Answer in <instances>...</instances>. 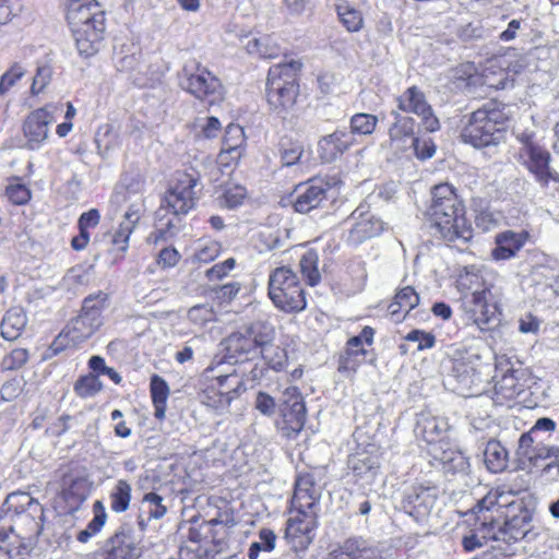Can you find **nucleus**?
<instances>
[{
  "label": "nucleus",
  "mask_w": 559,
  "mask_h": 559,
  "mask_svg": "<svg viewBox=\"0 0 559 559\" xmlns=\"http://www.w3.org/2000/svg\"><path fill=\"white\" fill-rule=\"evenodd\" d=\"M427 215L435 237L456 247L473 239L474 230L466 218L464 202L452 185L440 183L431 189Z\"/></svg>",
  "instance_id": "nucleus-1"
},
{
  "label": "nucleus",
  "mask_w": 559,
  "mask_h": 559,
  "mask_svg": "<svg viewBox=\"0 0 559 559\" xmlns=\"http://www.w3.org/2000/svg\"><path fill=\"white\" fill-rule=\"evenodd\" d=\"M202 188L197 170L178 174L175 185L166 191L155 213L157 224L152 234L155 243L167 241L178 234L181 218L195 207Z\"/></svg>",
  "instance_id": "nucleus-2"
},
{
  "label": "nucleus",
  "mask_w": 559,
  "mask_h": 559,
  "mask_svg": "<svg viewBox=\"0 0 559 559\" xmlns=\"http://www.w3.org/2000/svg\"><path fill=\"white\" fill-rule=\"evenodd\" d=\"M67 21L80 56L96 55L105 39L106 12L97 0H68Z\"/></svg>",
  "instance_id": "nucleus-3"
},
{
  "label": "nucleus",
  "mask_w": 559,
  "mask_h": 559,
  "mask_svg": "<svg viewBox=\"0 0 559 559\" xmlns=\"http://www.w3.org/2000/svg\"><path fill=\"white\" fill-rule=\"evenodd\" d=\"M464 118L466 123L461 130L464 143L480 150L504 142L509 121L504 104L491 99Z\"/></svg>",
  "instance_id": "nucleus-4"
},
{
  "label": "nucleus",
  "mask_w": 559,
  "mask_h": 559,
  "mask_svg": "<svg viewBox=\"0 0 559 559\" xmlns=\"http://www.w3.org/2000/svg\"><path fill=\"white\" fill-rule=\"evenodd\" d=\"M44 522V507L28 492L9 493L0 507V532L14 536L40 535Z\"/></svg>",
  "instance_id": "nucleus-5"
},
{
  "label": "nucleus",
  "mask_w": 559,
  "mask_h": 559,
  "mask_svg": "<svg viewBox=\"0 0 559 559\" xmlns=\"http://www.w3.org/2000/svg\"><path fill=\"white\" fill-rule=\"evenodd\" d=\"M301 63L296 60L280 62L269 69L266 80V100L270 109L285 118L294 108L299 94L297 80Z\"/></svg>",
  "instance_id": "nucleus-6"
},
{
  "label": "nucleus",
  "mask_w": 559,
  "mask_h": 559,
  "mask_svg": "<svg viewBox=\"0 0 559 559\" xmlns=\"http://www.w3.org/2000/svg\"><path fill=\"white\" fill-rule=\"evenodd\" d=\"M269 297L274 306L286 313L306 309L307 299L298 275L288 266L276 267L269 276Z\"/></svg>",
  "instance_id": "nucleus-7"
},
{
  "label": "nucleus",
  "mask_w": 559,
  "mask_h": 559,
  "mask_svg": "<svg viewBox=\"0 0 559 559\" xmlns=\"http://www.w3.org/2000/svg\"><path fill=\"white\" fill-rule=\"evenodd\" d=\"M518 468L559 478V447L546 445L542 440L532 439L531 435H521L515 451Z\"/></svg>",
  "instance_id": "nucleus-8"
},
{
  "label": "nucleus",
  "mask_w": 559,
  "mask_h": 559,
  "mask_svg": "<svg viewBox=\"0 0 559 559\" xmlns=\"http://www.w3.org/2000/svg\"><path fill=\"white\" fill-rule=\"evenodd\" d=\"M107 294L98 292L83 299L80 313L63 328L64 337L79 345L92 337L103 325V311Z\"/></svg>",
  "instance_id": "nucleus-9"
},
{
  "label": "nucleus",
  "mask_w": 559,
  "mask_h": 559,
  "mask_svg": "<svg viewBox=\"0 0 559 559\" xmlns=\"http://www.w3.org/2000/svg\"><path fill=\"white\" fill-rule=\"evenodd\" d=\"M478 347L461 346L453 350L450 359L448 382L451 389L463 396L474 395L473 388L480 381L477 367L481 360Z\"/></svg>",
  "instance_id": "nucleus-10"
},
{
  "label": "nucleus",
  "mask_w": 559,
  "mask_h": 559,
  "mask_svg": "<svg viewBox=\"0 0 559 559\" xmlns=\"http://www.w3.org/2000/svg\"><path fill=\"white\" fill-rule=\"evenodd\" d=\"M179 86L209 105L224 98V87L218 78L195 60L187 62L178 73Z\"/></svg>",
  "instance_id": "nucleus-11"
},
{
  "label": "nucleus",
  "mask_w": 559,
  "mask_h": 559,
  "mask_svg": "<svg viewBox=\"0 0 559 559\" xmlns=\"http://www.w3.org/2000/svg\"><path fill=\"white\" fill-rule=\"evenodd\" d=\"M277 429L287 438L296 437L305 427L307 408L297 386L286 388L278 399Z\"/></svg>",
  "instance_id": "nucleus-12"
},
{
  "label": "nucleus",
  "mask_w": 559,
  "mask_h": 559,
  "mask_svg": "<svg viewBox=\"0 0 559 559\" xmlns=\"http://www.w3.org/2000/svg\"><path fill=\"white\" fill-rule=\"evenodd\" d=\"M464 308L480 331L495 330L501 323V306L492 298L488 288L475 290L467 295L464 300Z\"/></svg>",
  "instance_id": "nucleus-13"
},
{
  "label": "nucleus",
  "mask_w": 559,
  "mask_h": 559,
  "mask_svg": "<svg viewBox=\"0 0 559 559\" xmlns=\"http://www.w3.org/2000/svg\"><path fill=\"white\" fill-rule=\"evenodd\" d=\"M464 308L480 331L495 330L501 323V306L492 298L488 288L475 290L467 295L464 300Z\"/></svg>",
  "instance_id": "nucleus-14"
},
{
  "label": "nucleus",
  "mask_w": 559,
  "mask_h": 559,
  "mask_svg": "<svg viewBox=\"0 0 559 559\" xmlns=\"http://www.w3.org/2000/svg\"><path fill=\"white\" fill-rule=\"evenodd\" d=\"M344 224L348 226L345 241L353 247L380 236L385 229V223L370 211L367 203H360Z\"/></svg>",
  "instance_id": "nucleus-15"
},
{
  "label": "nucleus",
  "mask_w": 559,
  "mask_h": 559,
  "mask_svg": "<svg viewBox=\"0 0 559 559\" xmlns=\"http://www.w3.org/2000/svg\"><path fill=\"white\" fill-rule=\"evenodd\" d=\"M318 514L310 513L289 516L286 521L284 539L289 547L292 557L302 559L314 538V530L318 527Z\"/></svg>",
  "instance_id": "nucleus-16"
},
{
  "label": "nucleus",
  "mask_w": 559,
  "mask_h": 559,
  "mask_svg": "<svg viewBox=\"0 0 559 559\" xmlns=\"http://www.w3.org/2000/svg\"><path fill=\"white\" fill-rule=\"evenodd\" d=\"M532 513L526 506L520 502H512L508 506L506 519L502 524L493 528L492 537L512 544L523 539L531 530Z\"/></svg>",
  "instance_id": "nucleus-17"
},
{
  "label": "nucleus",
  "mask_w": 559,
  "mask_h": 559,
  "mask_svg": "<svg viewBox=\"0 0 559 559\" xmlns=\"http://www.w3.org/2000/svg\"><path fill=\"white\" fill-rule=\"evenodd\" d=\"M396 104L399 111L405 115L414 114L418 116L421 127L427 132H436L440 129L439 119L418 86L413 85L406 88L396 97Z\"/></svg>",
  "instance_id": "nucleus-18"
},
{
  "label": "nucleus",
  "mask_w": 559,
  "mask_h": 559,
  "mask_svg": "<svg viewBox=\"0 0 559 559\" xmlns=\"http://www.w3.org/2000/svg\"><path fill=\"white\" fill-rule=\"evenodd\" d=\"M438 499L436 486L415 484L402 493L401 510L412 516L416 522L424 521L432 511Z\"/></svg>",
  "instance_id": "nucleus-19"
},
{
  "label": "nucleus",
  "mask_w": 559,
  "mask_h": 559,
  "mask_svg": "<svg viewBox=\"0 0 559 559\" xmlns=\"http://www.w3.org/2000/svg\"><path fill=\"white\" fill-rule=\"evenodd\" d=\"M321 498V489L316 484L314 476L310 473L299 474L294 485L292 508L295 515L317 513Z\"/></svg>",
  "instance_id": "nucleus-20"
},
{
  "label": "nucleus",
  "mask_w": 559,
  "mask_h": 559,
  "mask_svg": "<svg viewBox=\"0 0 559 559\" xmlns=\"http://www.w3.org/2000/svg\"><path fill=\"white\" fill-rule=\"evenodd\" d=\"M219 385L218 390L209 389L203 393V403L213 407L218 413L228 409L231 401L239 396L241 391H245L242 381L237 374H224L217 377Z\"/></svg>",
  "instance_id": "nucleus-21"
},
{
  "label": "nucleus",
  "mask_w": 559,
  "mask_h": 559,
  "mask_svg": "<svg viewBox=\"0 0 559 559\" xmlns=\"http://www.w3.org/2000/svg\"><path fill=\"white\" fill-rule=\"evenodd\" d=\"M329 191V183L323 182L320 179H311L297 187L293 206L296 212L301 214H307L313 210L321 209L328 202Z\"/></svg>",
  "instance_id": "nucleus-22"
},
{
  "label": "nucleus",
  "mask_w": 559,
  "mask_h": 559,
  "mask_svg": "<svg viewBox=\"0 0 559 559\" xmlns=\"http://www.w3.org/2000/svg\"><path fill=\"white\" fill-rule=\"evenodd\" d=\"M52 116L46 108L33 110L23 122V135L26 140L24 147L38 151L46 143L49 135V124Z\"/></svg>",
  "instance_id": "nucleus-23"
},
{
  "label": "nucleus",
  "mask_w": 559,
  "mask_h": 559,
  "mask_svg": "<svg viewBox=\"0 0 559 559\" xmlns=\"http://www.w3.org/2000/svg\"><path fill=\"white\" fill-rule=\"evenodd\" d=\"M520 158L542 187H547L550 181H559V174L550 167L551 154L544 146L530 148L521 153Z\"/></svg>",
  "instance_id": "nucleus-24"
},
{
  "label": "nucleus",
  "mask_w": 559,
  "mask_h": 559,
  "mask_svg": "<svg viewBox=\"0 0 559 559\" xmlns=\"http://www.w3.org/2000/svg\"><path fill=\"white\" fill-rule=\"evenodd\" d=\"M104 550L107 559H136L143 554V546L130 527L122 526L106 540Z\"/></svg>",
  "instance_id": "nucleus-25"
},
{
  "label": "nucleus",
  "mask_w": 559,
  "mask_h": 559,
  "mask_svg": "<svg viewBox=\"0 0 559 559\" xmlns=\"http://www.w3.org/2000/svg\"><path fill=\"white\" fill-rule=\"evenodd\" d=\"M222 345L225 350L224 359L229 365L247 362L260 353V349L240 328L229 334Z\"/></svg>",
  "instance_id": "nucleus-26"
},
{
  "label": "nucleus",
  "mask_w": 559,
  "mask_h": 559,
  "mask_svg": "<svg viewBox=\"0 0 559 559\" xmlns=\"http://www.w3.org/2000/svg\"><path fill=\"white\" fill-rule=\"evenodd\" d=\"M355 144L356 139L353 138V132H347L346 128H338L319 140L318 154L323 163H332Z\"/></svg>",
  "instance_id": "nucleus-27"
},
{
  "label": "nucleus",
  "mask_w": 559,
  "mask_h": 559,
  "mask_svg": "<svg viewBox=\"0 0 559 559\" xmlns=\"http://www.w3.org/2000/svg\"><path fill=\"white\" fill-rule=\"evenodd\" d=\"M449 428L445 418L421 412L417 415L414 432L417 438H421L428 444H436L443 441Z\"/></svg>",
  "instance_id": "nucleus-28"
},
{
  "label": "nucleus",
  "mask_w": 559,
  "mask_h": 559,
  "mask_svg": "<svg viewBox=\"0 0 559 559\" xmlns=\"http://www.w3.org/2000/svg\"><path fill=\"white\" fill-rule=\"evenodd\" d=\"M379 549L361 536L349 537L338 550L329 554L326 559H380Z\"/></svg>",
  "instance_id": "nucleus-29"
},
{
  "label": "nucleus",
  "mask_w": 559,
  "mask_h": 559,
  "mask_svg": "<svg viewBox=\"0 0 559 559\" xmlns=\"http://www.w3.org/2000/svg\"><path fill=\"white\" fill-rule=\"evenodd\" d=\"M433 457L437 460L445 475H462L469 473V459L456 448L443 449L442 445L435 449Z\"/></svg>",
  "instance_id": "nucleus-30"
},
{
  "label": "nucleus",
  "mask_w": 559,
  "mask_h": 559,
  "mask_svg": "<svg viewBox=\"0 0 559 559\" xmlns=\"http://www.w3.org/2000/svg\"><path fill=\"white\" fill-rule=\"evenodd\" d=\"M530 378L527 368L519 366L518 370H513V373L502 374L496 379L495 392L496 395L503 400H513L519 396L526 386V382Z\"/></svg>",
  "instance_id": "nucleus-31"
},
{
  "label": "nucleus",
  "mask_w": 559,
  "mask_h": 559,
  "mask_svg": "<svg viewBox=\"0 0 559 559\" xmlns=\"http://www.w3.org/2000/svg\"><path fill=\"white\" fill-rule=\"evenodd\" d=\"M527 240L526 231L506 230L496 235L491 257L496 261L514 258Z\"/></svg>",
  "instance_id": "nucleus-32"
},
{
  "label": "nucleus",
  "mask_w": 559,
  "mask_h": 559,
  "mask_svg": "<svg viewBox=\"0 0 559 559\" xmlns=\"http://www.w3.org/2000/svg\"><path fill=\"white\" fill-rule=\"evenodd\" d=\"M348 467L353 471L357 479L371 485L379 474L380 460L377 455L366 452L356 453L349 457Z\"/></svg>",
  "instance_id": "nucleus-33"
},
{
  "label": "nucleus",
  "mask_w": 559,
  "mask_h": 559,
  "mask_svg": "<svg viewBox=\"0 0 559 559\" xmlns=\"http://www.w3.org/2000/svg\"><path fill=\"white\" fill-rule=\"evenodd\" d=\"M39 535L14 536L15 540L9 542L10 534L0 532V550L7 552L10 558L28 556L35 548Z\"/></svg>",
  "instance_id": "nucleus-34"
},
{
  "label": "nucleus",
  "mask_w": 559,
  "mask_h": 559,
  "mask_svg": "<svg viewBox=\"0 0 559 559\" xmlns=\"http://www.w3.org/2000/svg\"><path fill=\"white\" fill-rule=\"evenodd\" d=\"M261 350L271 341H275V326L265 319H257L239 326Z\"/></svg>",
  "instance_id": "nucleus-35"
},
{
  "label": "nucleus",
  "mask_w": 559,
  "mask_h": 559,
  "mask_svg": "<svg viewBox=\"0 0 559 559\" xmlns=\"http://www.w3.org/2000/svg\"><path fill=\"white\" fill-rule=\"evenodd\" d=\"M484 463L491 473H501L507 469L509 452L506 447L496 439L487 441L484 451Z\"/></svg>",
  "instance_id": "nucleus-36"
},
{
  "label": "nucleus",
  "mask_w": 559,
  "mask_h": 559,
  "mask_svg": "<svg viewBox=\"0 0 559 559\" xmlns=\"http://www.w3.org/2000/svg\"><path fill=\"white\" fill-rule=\"evenodd\" d=\"M419 304V295L412 286H406L400 289L394 297V300L389 305L388 310L395 321H401L405 314L416 308Z\"/></svg>",
  "instance_id": "nucleus-37"
},
{
  "label": "nucleus",
  "mask_w": 559,
  "mask_h": 559,
  "mask_svg": "<svg viewBox=\"0 0 559 559\" xmlns=\"http://www.w3.org/2000/svg\"><path fill=\"white\" fill-rule=\"evenodd\" d=\"M391 116L394 119L389 128L391 142H405L407 139L412 141L416 136L415 128L417 123L415 119L399 110H392Z\"/></svg>",
  "instance_id": "nucleus-38"
},
{
  "label": "nucleus",
  "mask_w": 559,
  "mask_h": 559,
  "mask_svg": "<svg viewBox=\"0 0 559 559\" xmlns=\"http://www.w3.org/2000/svg\"><path fill=\"white\" fill-rule=\"evenodd\" d=\"M169 391V385L163 377L159 374H153L151 377L150 392L154 406V416L159 420L165 418Z\"/></svg>",
  "instance_id": "nucleus-39"
},
{
  "label": "nucleus",
  "mask_w": 559,
  "mask_h": 559,
  "mask_svg": "<svg viewBox=\"0 0 559 559\" xmlns=\"http://www.w3.org/2000/svg\"><path fill=\"white\" fill-rule=\"evenodd\" d=\"M144 189V179L139 173H124L115 188L116 202H124L131 195L141 194Z\"/></svg>",
  "instance_id": "nucleus-40"
},
{
  "label": "nucleus",
  "mask_w": 559,
  "mask_h": 559,
  "mask_svg": "<svg viewBox=\"0 0 559 559\" xmlns=\"http://www.w3.org/2000/svg\"><path fill=\"white\" fill-rule=\"evenodd\" d=\"M243 143V129L238 124L229 123L225 129L222 153L229 155L230 159L237 160L241 156Z\"/></svg>",
  "instance_id": "nucleus-41"
},
{
  "label": "nucleus",
  "mask_w": 559,
  "mask_h": 559,
  "mask_svg": "<svg viewBox=\"0 0 559 559\" xmlns=\"http://www.w3.org/2000/svg\"><path fill=\"white\" fill-rule=\"evenodd\" d=\"M26 325V316L19 309H10L1 321V336L7 341H15Z\"/></svg>",
  "instance_id": "nucleus-42"
},
{
  "label": "nucleus",
  "mask_w": 559,
  "mask_h": 559,
  "mask_svg": "<svg viewBox=\"0 0 559 559\" xmlns=\"http://www.w3.org/2000/svg\"><path fill=\"white\" fill-rule=\"evenodd\" d=\"M246 49L248 53L264 59L276 58L281 53V47L269 35L249 38L246 43Z\"/></svg>",
  "instance_id": "nucleus-43"
},
{
  "label": "nucleus",
  "mask_w": 559,
  "mask_h": 559,
  "mask_svg": "<svg viewBox=\"0 0 559 559\" xmlns=\"http://www.w3.org/2000/svg\"><path fill=\"white\" fill-rule=\"evenodd\" d=\"M259 355L262 361L275 372L283 371L288 362L287 350L274 344V341L269 342V344L260 350Z\"/></svg>",
  "instance_id": "nucleus-44"
},
{
  "label": "nucleus",
  "mask_w": 559,
  "mask_h": 559,
  "mask_svg": "<svg viewBox=\"0 0 559 559\" xmlns=\"http://www.w3.org/2000/svg\"><path fill=\"white\" fill-rule=\"evenodd\" d=\"M277 151L282 166L290 167L300 160L304 154V145L298 140L283 136L278 142Z\"/></svg>",
  "instance_id": "nucleus-45"
},
{
  "label": "nucleus",
  "mask_w": 559,
  "mask_h": 559,
  "mask_svg": "<svg viewBox=\"0 0 559 559\" xmlns=\"http://www.w3.org/2000/svg\"><path fill=\"white\" fill-rule=\"evenodd\" d=\"M319 254L314 249L307 250L300 258V272L311 287L317 286L321 281V274L318 267Z\"/></svg>",
  "instance_id": "nucleus-46"
},
{
  "label": "nucleus",
  "mask_w": 559,
  "mask_h": 559,
  "mask_svg": "<svg viewBox=\"0 0 559 559\" xmlns=\"http://www.w3.org/2000/svg\"><path fill=\"white\" fill-rule=\"evenodd\" d=\"M131 501V486L124 479H119L110 493V508L116 513L129 509Z\"/></svg>",
  "instance_id": "nucleus-47"
},
{
  "label": "nucleus",
  "mask_w": 559,
  "mask_h": 559,
  "mask_svg": "<svg viewBox=\"0 0 559 559\" xmlns=\"http://www.w3.org/2000/svg\"><path fill=\"white\" fill-rule=\"evenodd\" d=\"M378 117L371 114L358 112L355 114L349 121V130L355 135H370L376 130Z\"/></svg>",
  "instance_id": "nucleus-48"
},
{
  "label": "nucleus",
  "mask_w": 559,
  "mask_h": 559,
  "mask_svg": "<svg viewBox=\"0 0 559 559\" xmlns=\"http://www.w3.org/2000/svg\"><path fill=\"white\" fill-rule=\"evenodd\" d=\"M164 498L154 492H147L142 499V512L147 515V521L159 520L167 513V507L163 503Z\"/></svg>",
  "instance_id": "nucleus-49"
},
{
  "label": "nucleus",
  "mask_w": 559,
  "mask_h": 559,
  "mask_svg": "<svg viewBox=\"0 0 559 559\" xmlns=\"http://www.w3.org/2000/svg\"><path fill=\"white\" fill-rule=\"evenodd\" d=\"M276 535L270 528H262L259 532V540L252 542L248 549L249 559H258L261 551L271 552L275 548Z\"/></svg>",
  "instance_id": "nucleus-50"
},
{
  "label": "nucleus",
  "mask_w": 559,
  "mask_h": 559,
  "mask_svg": "<svg viewBox=\"0 0 559 559\" xmlns=\"http://www.w3.org/2000/svg\"><path fill=\"white\" fill-rule=\"evenodd\" d=\"M455 83L459 87L471 88L481 82V76L473 62L460 64L454 73Z\"/></svg>",
  "instance_id": "nucleus-51"
},
{
  "label": "nucleus",
  "mask_w": 559,
  "mask_h": 559,
  "mask_svg": "<svg viewBox=\"0 0 559 559\" xmlns=\"http://www.w3.org/2000/svg\"><path fill=\"white\" fill-rule=\"evenodd\" d=\"M74 392L82 399L92 397L103 390V383L91 371L88 374L81 376L74 383Z\"/></svg>",
  "instance_id": "nucleus-52"
},
{
  "label": "nucleus",
  "mask_w": 559,
  "mask_h": 559,
  "mask_svg": "<svg viewBox=\"0 0 559 559\" xmlns=\"http://www.w3.org/2000/svg\"><path fill=\"white\" fill-rule=\"evenodd\" d=\"M88 368L99 379L100 376L108 377L115 384H120L122 381V377L120 373L106 365L104 357L99 355H93L88 359Z\"/></svg>",
  "instance_id": "nucleus-53"
},
{
  "label": "nucleus",
  "mask_w": 559,
  "mask_h": 559,
  "mask_svg": "<svg viewBox=\"0 0 559 559\" xmlns=\"http://www.w3.org/2000/svg\"><path fill=\"white\" fill-rule=\"evenodd\" d=\"M253 407L262 416L272 418L278 412V401L269 393L259 391L254 396Z\"/></svg>",
  "instance_id": "nucleus-54"
},
{
  "label": "nucleus",
  "mask_w": 559,
  "mask_h": 559,
  "mask_svg": "<svg viewBox=\"0 0 559 559\" xmlns=\"http://www.w3.org/2000/svg\"><path fill=\"white\" fill-rule=\"evenodd\" d=\"M519 366H523V362L519 360L515 355L495 354L493 378H499V376L502 374L513 373V370H518Z\"/></svg>",
  "instance_id": "nucleus-55"
},
{
  "label": "nucleus",
  "mask_w": 559,
  "mask_h": 559,
  "mask_svg": "<svg viewBox=\"0 0 559 559\" xmlns=\"http://www.w3.org/2000/svg\"><path fill=\"white\" fill-rule=\"evenodd\" d=\"M415 156L420 160L431 158L436 153V144L430 138H420L416 135L411 141Z\"/></svg>",
  "instance_id": "nucleus-56"
},
{
  "label": "nucleus",
  "mask_w": 559,
  "mask_h": 559,
  "mask_svg": "<svg viewBox=\"0 0 559 559\" xmlns=\"http://www.w3.org/2000/svg\"><path fill=\"white\" fill-rule=\"evenodd\" d=\"M247 191L241 186L226 188L221 197V204L227 209H236L242 204Z\"/></svg>",
  "instance_id": "nucleus-57"
},
{
  "label": "nucleus",
  "mask_w": 559,
  "mask_h": 559,
  "mask_svg": "<svg viewBox=\"0 0 559 559\" xmlns=\"http://www.w3.org/2000/svg\"><path fill=\"white\" fill-rule=\"evenodd\" d=\"M405 341L417 343V350L432 348L436 345V336L431 332L414 329L405 335Z\"/></svg>",
  "instance_id": "nucleus-58"
},
{
  "label": "nucleus",
  "mask_w": 559,
  "mask_h": 559,
  "mask_svg": "<svg viewBox=\"0 0 559 559\" xmlns=\"http://www.w3.org/2000/svg\"><path fill=\"white\" fill-rule=\"evenodd\" d=\"M28 352L25 348H14L2 360V368L5 370H17L28 360Z\"/></svg>",
  "instance_id": "nucleus-59"
},
{
  "label": "nucleus",
  "mask_w": 559,
  "mask_h": 559,
  "mask_svg": "<svg viewBox=\"0 0 559 559\" xmlns=\"http://www.w3.org/2000/svg\"><path fill=\"white\" fill-rule=\"evenodd\" d=\"M25 71L22 66L15 63L8 71H5L0 79V95L5 94L12 86L20 81Z\"/></svg>",
  "instance_id": "nucleus-60"
},
{
  "label": "nucleus",
  "mask_w": 559,
  "mask_h": 559,
  "mask_svg": "<svg viewBox=\"0 0 559 559\" xmlns=\"http://www.w3.org/2000/svg\"><path fill=\"white\" fill-rule=\"evenodd\" d=\"M241 284L236 281L228 282L226 284L212 288V292L216 299L221 302H230L240 292Z\"/></svg>",
  "instance_id": "nucleus-61"
},
{
  "label": "nucleus",
  "mask_w": 559,
  "mask_h": 559,
  "mask_svg": "<svg viewBox=\"0 0 559 559\" xmlns=\"http://www.w3.org/2000/svg\"><path fill=\"white\" fill-rule=\"evenodd\" d=\"M374 334V329L366 325L362 328L359 334L348 338L346 346L356 349H366L365 345L371 346L373 344Z\"/></svg>",
  "instance_id": "nucleus-62"
},
{
  "label": "nucleus",
  "mask_w": 559,
  "mask_h": 559,
  "mask_svg": "<svg viewBox=\"0 0 559 559\" xmlns=\"http://www.w3.org/2000/svg\"><path fill=\"white\" fill-rule=\"evenodd\" d=\"M52 70L49 66H40L36 70V74L34 75L33 83L31 86V92L33 95H38L44 91V88L48 85L51 80Z\"/></svg>",
  "instance_id": "nucleus-63"
},
{
  "label": "nucleus",
  "mask_w": 559,
  "mask_h": 559,
  "mask_svg": "<svg viewBox=\"0 0 559 559\" xmlns=\"http://www.w3.org/2000/svg\"><path fill=\"white\" fill-rule=\"evenodd\" d=\"M214 312L209 305H195L188 310V319L199 325L213 320Z\"/></svg>",
  "instance_id": "nucleus-64"
}]
</instances>
